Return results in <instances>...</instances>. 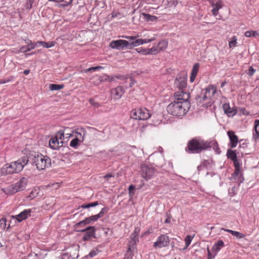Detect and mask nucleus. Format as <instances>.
I'll list each match as a JSON object with an SVG mask.
<instances>
[{
  "instance_id": "obj_1",
  "label": "nucleus",
  "mask_w": 259,
  "mask_h": 259,
  "mask_svg": "<svg viewBox=\"0 0 259 259\" xmlns=\"http://www.w3.org/2000/svg\"><path fill=\"white\" fill-rule=\"evenodd\" d=\"M28 161V157L23 156L16 161L5 164L0 169V177L21 172Z\"/></svg>"
},
{
  "instance_id": "obj_2",
  "label": "nucleus",
  "mask_w": 259,
  "mask_h": 259,
  "mask_svg": "<svg viewBox=\"0 0 259 259\" xmlns=\"http://www.w3.org/2000/svg\"><path fill=\"white\" fill-rule=\"evenodd\" d=\"M208 142L195 138L188 142L185 150L190 153H198L208 149Z\"/></svg>"
},
{
  "instance_id": "obj_3",
  "label": "nucleus",
  "mask_w": 259,
  "mask_h": 259,
  "mask_svg": "<svg viewBox=\"0 0 259 259\" xmlns=\"http://www.w3.org/2000/svg\"><path fill=\"white\" fill-rule=\"evenodd\" d=\"M190 106L189 102H178L174 101L170 103L167 107V111L170 114L180 116L187 112Z\"/></svg>"
},
{
  "instance_id": "obj_4",
  "label": "nucleus",
  "mask_w": 259,
  "mask_h": 259,
  "mask_svg": "<svg viewBox=\"0 0 259 259\" xmlns=\"http://www.w3.org/2000/svg\"><path fill=\"white\" fill-rule=\"evenodd\" d=\"M28 183V179L23 177L15 184L2 189V190L6 195H13L18 192L24 190L26 188Z\"/></svg>"
},
{
  "instance_id": "obj_5",
  "label": "nucleus",
  "mask_w": 259,
  "mask_h": 259,
  "mask_svg": "<svg viewBox=\"0 0 259 259\" xmlns=\"http://www.w3.org/2000/svg\"><path fill=\"white\" fill-rule=\"evenodd\" d=\"M33 162L38 170H44L51 166L50 158L47 156L37 154L34 156Z\"/></svg>"
},
{
  "instance_id": "obj_6",
  "label": "nucleus",
  "mask_w": 259,
  "mask_h": 259,
  "mask_svg": "<svg viewBox=\"0 0 259 259\" xmlns=\"http://www.w3.org/2000/svg\"><path fill=\"white\" fill-rule=\"evenodd\" d=\"M122 37L128 39L130 41L129 42V49H131L134 47H136L144 44L150 42L155 40V38H151L150 39L137 38L138 36H123Z\"/></svg>"
},
{
  "instance_id": "obj_7",
  "label": "nucleus",
  "mask_w": 259,
  "mask_h": 259,
  "mask_svg": "<svg viewBox=\"0 0 259 259\" xmlns=\"http://www.w3.org/2000/svg\"><path fill=\"white\" fill-rule=\"evenodd\" d=\"M131 116L135 119L146 120L150 117V114L145 108H140L133 110Z\"/></svg>"
},
{
  "instance_id": "obj_8",
  "label": "nucleus",
  "mask_w": 259,
  "mask_h": 259,
  "mask_svg": "<svg viewBox=\"0 0 259 259\" xmlns=\"http://www.w3.org/2000/svg\"><path fill=\"white\" fill-rule=\"evenodd\" d=\"M169 244V237L165 234H161L157 237L156 241L154 243L153 247L161 248L168 246Z\"/></svg>"
},
{
  "instance_id": "obj_9",
  "label": "nucleus",
  "mask_w": 259,
  "mask_h": 259,
  "mask_svg": "<svg viewBox=\"0 0 259 259\" xmlns=\"http://www.w3.org/2000/svg\"><path fill=\"white\" fill-rule=\"evenodd\" d=\"M142 176L146 181L151 179L155 174V169L147 165L141 167Z\"/></svg>"
},
{
  "instance_id": "obj_10",
  "label": "nucleus",
  "mask_w": 259,
  "mask_h": 259,
  "mask_svg": "<svg viewBox=\"0 0 259 259\" xmlns=\"http://www.w3.org/2000/svg\"><path fill=\"white\" fill-rule=\"evenodd\" d=\"M109 46L112 49L119 50L120 48L129 49V42L125 40L118 39L112 41Z\"/></svg>"
},
{
  "instance_id": "obj_11",
  "label": "nucleus",
  "mask_w": 259,
  "mask_h": 259,
  "mask_svg": "<svg viewBox=\"0 0 259 259\" xmlns=\"http://www.w3.org/2000/svg\"><path fill=\"white\" fill-rule=\"evenodd\" d=\"M175 101L178 102H188L190 98V94L184 92L183 90H179L174 94Z\"/></svg>"
},
{
  "instance_id": "obj_12",
  "label": "nucleus",
  "mask_w": 259,
  "mask_h": 259,
  "mask_svg": "<svg viewBox=\"0 0 259 259\" xmlns=\"http://www.w3.org/2000/svg\"><path fill=\"white\" fill-rule=\"evenodd\" d=\"M227 135L229 137L230 141L229 146L231 148H234L236 147L239 143V139L238 136L235 134V132L233 131H228Z\"/></svg>"
},
{
  "instance_id": "obj_13",
  "label": "nucleus",
  "mask_w": 259,
  "mask_h": 259,
  "mask_svg": "<svg viewBox=\"0 0 259 259\" xmlns=\"http://www.w3.org/2000/svg\"><path fill=\"white\" fill-rule=\"evenodd\" d=\"M81 232H85L83 237V240L84 241L90 240L92 238L95 237V227H89L85 229H82L79 231Z\"/></svg>"
},
{
  "instance_id": "obj_14",
  "label": "nucleus",
  "mask_w": 259,
  "mask_h": 259,
  "mask_svg": "<svg viewBox=\"0 0 259 259\" xmlns=\"http://www.w3.org/2000/svg\"><path fill=\"white\" fill-rule=\"evenodd\" d=\"M222 107L225 113L228 117H233L237 113V108L235 107L231 108L229 103L224 104Z\"/></svg>"
},
{
  "instance_id": "obj_15",
  "label": "nucleus",
  "mask_w": 259,
  "mask_h": 259,
  "mask_svg": "<svg viewBox=\"0 0 259 259\" xmlns=\"http://www.w3.org/2000/svg\"><path fill=\"white\" fill-rule=\"evenodd\" d=\"M210 3L213 7L212 14L214 16H216L219 13V10L223 7V2L221 0H210Z\"/></svg>"
},
{
  "instance_id": "obj_16",
  "label": "nucleus",
  "mask_w": 259,
  "mask_h": 259,
  "mask_svg": "<svg viewBox=\"0 0 259 259\" xmlns=\"http://www.w3.org/2000/svg\"><path fill=\"white\" fill-rule=\"evenodd\" d=\"M31 210L30 209H25L19 214L16 215L14 218L17 220L19 222L26 219L30 215Z\"/></svg>"
},
{
  "instance_id": "obj_17",
  "label": "nucleus",
  "mask_w": 259,
  "mask_h": 259,
  "mask_svg": "<svg viewBox=\"0 0 259 259\" xmlns=\"http://www.w3.org/2000/svg\"><path fill=\"white\" fill-rule=\"evenodd\" d=\"M175 84L180 90H182L187 86V78L185 77L177 78L175 81Z\"/></svg>"
},
{
  "instance_id": "obj_18",
  "label": "nucleus",
  "mask_w": 259,
  "mask_h": 259,
  "mask_svg": "<svg viewBox=\"0 0 259 259\" xmlns=\"http://www.w3.org/2000/svg\"><path fill=\"white\" fill-rule=\"evenodd\" d=\"M124 93V90L122 87L118 86L111 90V94L115 99H119Z\"/></svg>"
},
{
  "instance_id": "obj_19",
  "label": "nucleus",
  "mask_w": 259,
  "mask_h": 259,
  "mask_svg": "<svg viewBox=\"0 0 259 259\" xmlns=\"http://www.w3.org/2000/svg\"><path fill=\"white\" fill-rule=\"evenodd\" d=\"M63 142L58 141L55 137L52 138L49 141V146L53 149H57L59 147L63 146Z\"/></svg>"
},
{
  "instance_id": "obj_20",
  "label": "nucleus",
  "mask_w": 259,
  "mask_h": 259,
  "mask_svg": "<svg viewBox=\"0 0 259 259\" xmlns=\"http://www.w3.org/2000/svg\"><path fill=\"white\" fill-rule=\"evenodd\" d=\"M199 102L202 103V106L206 108L210 107L213 103L212 99L208 98L205 93L202 98H200Z\"/></svg>"
},
{
  "instance_id": "obj_21",
  "label": "nucleus",
  "mask_w": 259,
  "mask_h": 259,
  "mask_svg": "<svg viewBox=\"0 0 259 259\" xmlns=\"http://www.w3.org/2000/svg\"><path fill=\"white\" fill-rule=\"evenodd\" d=\"M200 65L198 63H195L191 70L190 76V81L192 83L194 81L199 71Z\"/></svg>"
},
{
  "instance_id": "obj_22",
  "label": "nucleus",
  "mask_w": 259,
  "mask_h": 259,
  "mask_svg": "<svg viewBox=\"0 0 259 259\" xmlns=\"http://www.w3.org/2000/svg\"><path fill=\"white\" fill-rule=\"evenodd\" d=\"M26 42L28 44V45L21 47L20 49L19 52H27L32 49H34L37 46L35 43L33 44L31 40H29L27 42Z\"/></svg>"
},
{
  "instance_id": "obj_23",
  "label": "nucleus",
  "mask_w": 259,
  "mask_h": 259,
  "mask_svg": "<svg viewBox=\"0 0 259 259\" xmlns=\"http://www.w3.org/2000/svg\"><path fill=\"white\" fill-rule=\"evenodd\" d=\"M140 232V229L139 227H136L134 231L132 233L131 235V243L133 244H136L139 242L138 236Z\"/></svg>"
},
{
  "instance_id": "obj_24",
  "label": "nucleus",
  "mask_w": 259,
  "mask_h": 259,
  "mask_svg": "<svg viewBox=\"0 0 259 259\" xmlns=\"http://www.w3.org/2000/svg\"><path fill=\"white\" fill-rule=\"evenodd\" d=\"M217 90V87L214 85H210L206 89L205 93L208 98L212 99Z\"/></svg>"
},
{
  "instance_id": "obj_25",
  "label": "nucleus",
  "mask_w": 259,
  "mask_h": 259,
  "mask_svg": "<svg viewBox=\"0 0 259 259\" xmlns=\"http://www.w3.org/2000/svg\"><path fill=\"white\" fill-rule=\"evenodd\" d=\"M224 246V242L220 240L215 242L213 246L212 247L211 250L212 252H215V253H218V252L221 249L222 247Z\"/></svg>"
},
{
  "instance_id": "obj_26",
  "label": "nucleus",
  "mask_w": 259,
  "mask_h": 259,
  "mask_svg": "<svg viewBox=\"0 0 259 259\" xmlns=\"http://www.w3.org/2000/svg\"><path fill=\"white\" fill-rule=\"evenodd\" d=\"M254 132L253 133V138L254 139L259 138V120L256 119L254 122Z\"/></svg>"
},
{
  "instance_id": "obj_27",
  "label": "nucleus",
  "mask_w": 259,
  "mask_h": 259,
  "mask_svg": "<svg viewBox=\"0 0 259 259\" xmlns=\"http://www.w3.org/2000/svg\"><path fill=\"white\" fill-rule=\"evenodd\" d=\"M222 230H224L227 232L231 233L232 235L236 237L237 238L241 239L245 237V235L242 233H241L239 232L233 231L230 229L221 228Z\"/></svg>"
},
{
  "instance_id": "obj_28",
  "label": "nucleus",
  "mask_w": 259,
  "mask_h": 259,
  "mask_svg": "<svg viewBox=\"0 0 259 259\" xmlns=\"http://www.w3.org/2000/svg\"><path fill=\"white\" fill-rule=\"evenodd\" d=\"M208 144L209 145L208 148H212L217 154H220L221 153L219 145L216 141L213 140L208 142Z\"/></svg>"
},
{
  "instance_id": "obj_29",
  "label": "nucleus",
  "mask_w": 259,
  "mask_h": 259,
  "mask_svg": "<svg viewBox=\"0 0 259 259\" xmlns=\"http://www.w3.org/2000/svg\"><path fill=\"white\" fill-rule=\"evenodd\" d=\"M82 133L76 131H73V133L74 134V137L76 139L78 140L80 142H82L84 140V137L85 136V132L82 131Z\"/></svg>"
},
{
  "instance_id": "obj_30",
  "label": "nucleus",
  "mask_w": 259,
  "mask_h": 259,
  "mask_svg": "<svg viewBox=\"0 0 259 259\" xmlns=\"http://www.w3.org/2000/svg\"><path fill=\"white\" fill-rule=\"evenodd\" d=\"M168 45V42L165 40H162L160 41L156 45L157 48L159 50V51L164 50Z\"/></svg>"
},
{
  "instance_id": "obj_31",
  "label": "nucleus",
  "mask_w": 259,
  "mask_h": 259,
  "mask_svg": "<svg viewBox=\"0 0 259 259\" xmlns=\"http://www.w3.org/2000/svg\"><path fill=\"white\" fill-rule=\"evenodd\" d=\"M39 44L46 48H49L54 47L55 45L56 42L55 41H49V42H45L42 41H38L35 42V44Z\"/></svg>"
},
{
  "instance_id": "obj_32",
  "label": "nucleus",
  "mask_w": 259,
  "mask_h": 259,
  "mask_svg": "<svg viewBox=\"0 0 259 259\" xmlns=\"http://www.w3.org/2000/svg\"><path fill=\"white\" fill-rule=\"evenodd\" d=\"M69 130L68 127H66L64 130V132H62V131H60L58 132L55 136V138H57L58 141H63V139L65 137V132H66L67 130Z\"/></svg>"
},
{
  "instance_id": "obj_33",
  "label": "nucleus",
  "mask_w": 259,
  "mask_h": 259,
  "mask_svg": "<svg viewBox=\"0 0 259 259\" xmlns=\"http://www.w3.org/2000/svg\"><path fill=\"white\" fill-rule=\"evenodd\" d=\"M227 156L228 158L230 159L232 161H234L237 159V155L235 151L228 150L227 151Z\"/></svg>"
},
{
  "instance_id": "obj_34",
  "label": "nucleus",
  "mask_w": 259,
  "mask_h": 259,
  "mask_svg": "<svg viewBox=\"0 0 259 259\" xmlns=\"http://www.w3.org/2000/svg\"><path fill=\"white\" fill-rule=\"evenodd\" d=\"M194 236L195 234H193L192 236L188 235L186 237V238H185V247L184 248V249H186L190 245Z\"/></svg>"
},
{
  "instance_id": "obj_35",
  "label": "nucleus",
  "mask_w": 259,
  "mask_h": 259,
  "mask_svg": "<svg viewBox=\"0 0 259 259\" xmlns=\"http://www.w3.org/2000/svg\"><path fill=\"white\" fill-rule=\"evenodd\" d=\"M64 88L63 84H51L49 89L51 91H56L62 89Z\"/></svg>"
},
{
  "instance_id": "obj_36",
  "label": "nucleus",
  "mask_w": 259,
  "mask_h": 259,
  "mask_svg": "<svg viewBox=\"0 0 259 259\" xmlns=\"http://www.w3.org/2000/svg\"><path fill=\"white\" fill-rule=\"evenodd\" d=\"M244 35L247 37L259 36V34L255 31H247Z\"/></svg>"
},
{
  "instance_id": "obj_37",
  "label": "nucleus",
  "mask_w": 259,
  "mask_h": 259,
  "mask_svg": "<svg viewBox=\"0 0 259 259\" xmlns=\"http://www.w3.org/2000/svg\"><path fill=\"white\" fill-rule=\"evenodd\" d=\"M148 55H156L160 52L156 46H153L150 49H148Z\"/></svg>"
},
{
  "instance_id": "obj_38",
  "label": "nucleus",
  "mask_w": 259,
  "mask_h": 259,
  "mask_svg": "<svg viewBox=\"0 0 259 259\" xmlns=\"http://www.w3.org/2000/svg\"><path fill=\"white\" fill-rule=\"evenodd\" d=\"M242 174L241 172V169H235V171L233 174L232 175V179L236 180L237 178L239 176L242 177Z\"/></svg>"
},
{
  "instance_id": "obj_39",
  "label": "nucleus",
  "mask_w": 259,
  "mask_h": 259,
  "mask_svg": "<svg viewBox=\"0 0 259 259\" xmlns=\"http://www.w3.org/2000/svg\"><path fill=\"white\" fill-rule=\"evenodd\" d=\"M237 38L236 36H234L231 38V41L229 42V46L230 48H233L237 46Z\"/></svg>"
},
{
  "instance_id": "obj_40",
  "label": "nucleus",
  "mask_w": 259,
  "mask_h": 259,
  "mask_svg": "<svg viewBox=\"0 0 259 259\" xmlns=\"http://www.w3.org/2000/svg\"><path fill=\"white\" fill-rule=\"evenodd\" d=\"M99 204L98 201H95L93 203H89V204H83L81 205V207L82 208H89L91 207H94Z\"/></svg>"
},
{
  "instance_id": "obj_41",
  "label": "nucleus",
  "mask_w": 259,
  "mask_h": 259,
  "mask_svg": "<svg viewBox=\"0 0 259 259\" xmlns=\"http://www.w3.org/2000/svg\"><path fill=\"white\" fill-rule=\"evenodd\" d=\"M80 143V142L74 137V139L71 141L69 145L72 148H76Z\"/></svg>"
},
{
  "instance_id": "obj_42",
  "label": "nucleus",
  "mask_w": 259,
  "mask_h": 259,
  "mask_svg": "<svg viewBox=\"0 0 259 259\" xmlns=\"http://www.w3.org/2000/svg\"><path fill=\"white\" fill-rule=\"evenodd\" d=\"M136 51L138 53H139L140 54H143V55H148V49H144V48H140L136 49Z\"/></svg>"
},
{
  "instance_id": "obj_43",
  "label": "nucleus",
  "mask_w": 259,
  "mask_h": 259,
  "mask_svg": "<svg viewBox=\"0 0 259 259\" xmlns=\"http://www.w3.org/2000/svg\"><path fill=\"white\" fill-rule=\"evenodd\" d=\"M7 226V220L6 218H2L0 220V227L2 229H5Z\"/></svg>"
},
{
  "instance_id": "obj_44",
  "label": "nucleus",
  "mask_w": 259,
  "mask_h": 259,
  "mask_svg": "<svg viewBox=\"0 0 259 259\" xmlns=\"http://www.w3.org/2000/svg\"><path fill=\"white\" fill-rule=\"evenodd\" d=\"M207 259H212L214 258L217 253H215V252H212V253L210 252V251L208 247L207 248Z\"/></svg>"
},
{
  "instance_id": "obj_45",
  "label": "nucleus",
  "mask_w": 259,
  "mask_h": 259,
  "mask_svg": "<svg viewBox=\"0 0 259 259\" xmlns=\"http://www.w3.org/2000/svg\"><path fill=\"white\" fill-rule=\"evenodd\" d=\"M89 103L94 107L98 108L100 106V104L96 101L94 99H90L89 101Z\"/></svg>"
},
{
  "instance_id": "obj_46",
  "label": "nucleus",
  "mask_w": 259,
  "mask_h": 259,
  "mask_svg": "<svg viewBox=\"0 0 259 259\" xmlns=\"http://www.w3.org/2000/svg\"><path fill=\"white\" fill-rule=\"evenodd\" d=\"M233 161L234 163L235 169H241V163L238 159V158Z\"/></svg>"
},
{
  "instance_id": "obj_47",
  "label": "nucleus",
  "mask_w": 259,
  "mask_h": 259,
  "mask_svg": "<svg viewBox=\"0 0 259 259\" xmlns=\"http://www.w3.org/2000/svg\"><path fill=\"white\" fill-rule=\"evenodd\" d=\"M101 68H102V67H101V66L92 67H90V68L86 69L84 71L85 73H87L88 72L96 71V70L100 69Z\"/></svg>"
},
{
  "instance_id": "obj_48",
  "label": "nucleus",
  "mask_w": 259,
  "mask_h": 259,
  "mask_svg": "<svg viewBox=\"0 0 259 259\" xmlns=\"http://www.w3.org/2000/svg\"><path fill=\"white\" fill-rule=\"evenodd\" d=\"M34 1L35 0H28L25 5L26 8L28 10L31 9Z\"/></svg>"
},
{
  "instance_id": "obj_49",
  "label": "nucleus",
  "mask_w": 259,
  "mask_h": 259,
  "mask_svg": "<svg viewBox=\"0 0 259 259\" xmlns=\"http://www.w3.org/2000/svg\"><path fill=\"white\" fill-rule=\"evenodd\" d=\"M99 251L98 249H94L89 253V256L91 257L97 255Z\"/></svg>"
},
{
  "instance_id": "obj_50",
  "label": "nucleus",
  "mask_w": 259,
  "mask_h": 259,
  "mask_svg": "<svg viewBox=\"0 0 259 259\" xmlns=\"http://www.w3.org/2000/svg\"><path fill=\"white\" fill-rule=\"evenodd\" d=\"M109 76L107 75H103L99 77V80L100 82L106 81L109 79Z\"/></svg>"
},
{
  "instance_id": "obj_51",
  "label": "nucleus",
  "mask_w": 259,
  "mask_h": 259,
  "mask_svg": "<svg viewBox=\"0 0 259 259\" xmlns=\"http://www.w3.org/2000/svg\"><path fill=\"white\" fill-rule=\"evenodd\" d=\"M108 210L109 209L107 207L103 208L101 211L98 213L99 217H100V218L102 217L104 213L108 212Z\"/></svg>"
},
{
  "instance_id": "obj_52",
  "label": "nucleus",
  "mask_w": 259,
  "mask_h": 259,
  "mask_svg": "<svg viewBox=\"0 0 259 259\" xmlns=\"http://www.w3.org/2000/svg\"><path fill=\"white\" fill-rule=\"evenodd\" d=\"M153 232V228H149L145 232H144V233H143L142 234V237H143L144 236H146L148 234H151Z\"/></svg>"
},
{
  "instance_id": "obj_53",
  "label": "nucleus",
  "mask_w": 259,
  "mask_h": 259,
  "mask_svg": "<svg viewBox=\"0 0 259 259\" xmlns=\"http://www.w3.org/2000/svg\"><path fill=\"white\" fill-rule=\"evenodd\" d=\"M145 18L147 19V21H152L155 18H156V17L151 16L149 14H144Z\"/></svg>"
},
{
  "instance_id": "obj_54",
  "label": "nucleus",
  "mask_w": 259,
  "mask_h": 259,
  "mask_svg": "<svg viewBox=\"0 0 259 259\" xmlns=\"http://www.w3.org/2000/svg\"><path fill=\"white\" fill-rule=\"evenodd\" d=\"M255 72V69H253V68L252 66H250L248 70V74L251 76H252Z\"/></svg>"
},
{
  "instance_id": "obj_55",
  "label": "nucleus",
  "mask_w": 259,
  "mask_h": 259,
  "mask_svg": "<svg viewBox=\"0 0 259 259\" xmlns=\"http://www.w3.org/2000/svg\"><path fill=\"white\" fill-rule=\"evenodd\" d=\"M89 218L90 219L91 222H92V221H96L98 219L100 218V217H99V214H97L96 215H92V216L89 217Z\"/></svg>"
},
{
  "instance_id": "obj_56",
  "label": "nucleus",
  "mask_w": 259,
  "mask_h": 259,
  "mask_svg": "<svg viewBox=\"0 0 259 259\" xmlns=\"http://www.w3.org/2000/svg\"><path fill=\"white\" fill-rule=\"evenodd\" d=\"M85 225H84V223L83 222V221H80L77 223H76L75 225V227L76 228H77L78 227H83Z\"/></svg>"
},
{
  "instance_id": "obj_57",
  "label": "nucleus",
  "mask_w": 259,
  "mask_h": 259,
  "mask_svg": "<svg viewBox=\"0 0 259 259\" xmlns=\"http://www.w3.org/2000/svg\"><path fill=\"white\" fill-rule=\"evenodd\" d=\"M12 78L11 77V78H8L7 79H1L0 80V84H3L5 83L6 82H10L12 80Z\"/></svg>"
},
{
  "instance_id": "obj_58",
  "label": "nucleus",
  "mask_w": 259,
  "mask_h": 259,
  "mask_svg": "<svg viewBox=\"0 0 259 259\" xmlns=\"http://www.w3.org/2000/svg\"><path fill=\"white\" fill-rule=\"evenodd\" d=\"M38 189H34L31 192L30 195H32V197H35L36 196L35 195V194H37Z\"/></svg>"
},
{
  "instance_id": "obj_59",
  "label": "nucleus",
  "mask_w": 259,
  "mask_h": 259,
  "mask_svg": "<svg viewBox=\"0 0 259 259\" xmlns=\"http://www.w3.org/2000/svg\"><path fill=\"white\" fill-rule=\"evenodd\" d=\"M135 189V186L133 185H131L130 186L128 190H129V194L130 195H133L134 192H132V191H134Z\"/></svg>"
},
{
  "instance_id": "obj_60",
  "label": "nucleus",
  "mask_w": 259,
  "mask_h": 259,
  "mask_svg": "<svg viewBox=\"0 0 259 259\" xmlns=\"http://www.w3.org/2000/svg\"><path fill=\"white\" fill-rule=\"evenodd\" d=\"M112 177H114V175L110 173L104 176V179H105L107 180H108L109 179V178H112Z\"/></svg>"
},
{
  "instance_id": "obj_61",
  "label": "nucleus",
  "mask_w": 259,
  "mask_h": 259,
  "mask_svg": "<svg viewBox=\"0 0 259 259\" xmlns=\"http://www.w3.org/2000/svg\"><path fill=\"white\" fill-rule=\"evenodd\" d=\"M65 136H66V138H69L71 137H74V134L73 133V131H72L71 133H65Z\"/></svg>"
},
{
  "instance_id": "obj_62",
  "label": "nucleus",
  "mask_w": 259,
  "mask_h": 259,
  "mask_svg": "<svg viewBox=\"0 0 259 259\" xmlns=\"http://www.w3.org/2000/svg\"><path fill=\"white\" fill-rule=\"evenodd\" d=\"M83 222L84 223V225H87V224H90L91 222L90 221V219L89 218H86L85 219H84V220H83Z\"/></svg>"
},
{
  "instance_id": "obj_63",
  "label": "nucleus",
  "mask_w": 259,
  "mask_h": 259,
  "mask_svg": "<svg viewBox=\"0 0 259 259\" xmlns=\"http://www.w3.org/2000/svg\"><path fill=\"white\" fill-rule=\"evenodd\" d=\"M130 87H132L133 86V85L135 83V81H134V79L133 78H131L130 79Z\"/></svg>"
},
{
  "instance_id": "obj_64",
  "label": "nucleus",
  "mask_w": 259,
  "mask_h": 259,
  "mask_svg": "<svg viewBox=\"0 0 259 259\" xmlns=\"http://www.w3.org/2000/svg\"><path fill=\"white\" fill-rule=\"evenodd\" d=\"M30 72V70H28V69H27V70H25L23 72L24 74L25 75H28Z\"/></svg>"
}]
</instances>
